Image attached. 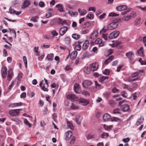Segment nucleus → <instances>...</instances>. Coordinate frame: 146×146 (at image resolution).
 Returning <instances> with one entry per match:
<instances>
[{
	"instance_id": "f257e3e1",
	"label": "nucleus",
	"mask_w": 146,
	"mask_h": 146,
	"mask_svg": "<svg viewBox=\"0 0 146 146\" xmlns=\"http://www.w3.org/2000/svg\"><path fill=\"white\" fill-rule=\"evenodd\" d=\"M119 34V31H116L111 33L109 36L110 39H112L116 38L117 37Z\"/></svg>"
},
{
	"instance_id": "f03ea898",
	"label": "nucleus",
	"mask_w": 146,
	"mask_h": 146,
	"mask_svg": "<svg viewBox=\"0 0 146 146\" xmlns=\"http://www.w3.org/2000/svg\"><path fill=\"white\" fill-rule=\"evenodd\" d=\"M99 34L98 31L95 30L92 33L91 35L89 37V39L92 40L97 38Z\"/></svg>"
},
{
	"instance_id": "7ed1b4c3",
	"label": "nucleus",
	"mask_w": 146,
	"mask_h": 146,
	"mask_svg": "<svg viewBox=\"0 0 146 146\" xmlns=\"http://www.w3.org/2000/svg\"><path fill=\"white\" fill-rule=\"evenodd\" d=\"M67 98L72 102L76 101L78 98L74 94H70L67 96Z\"/></svg>"
},
{
	"instance_id": "20e7f679",
	"label": "nucleus",
	"mask_w": 146,
	"mask_h": 146,
	"mask_svg": "<svg viewBox=\"0 0 146 146\" xmlns=\"http://www.w3.org/2000/svg\"><path fill=\"white\" fill-rule=\"evenodd\" d=\"M1 74L3 78H5L7 74V69L5 66H3L1 70Z\"/></svg>"
},
{
	"instance_id": "39448f33",
	"label": "nucleus",
	"mask_w": 146,
	"mask_h": 146,
	"mask_svg": "<svg viewBox=\"0 0 146 146\" xmlns=\"http://www.w3.org/2000/svg\"><path fill=\"white\" fill-rule=\"evenodd\" d=\"M118 25V23L117 22H113L110 23L108 26V28L110 30L115 29Z\"/></svg>"
},
{
	"instance_id": "423d86ee",
	"label": "nucleus",
	"mask_w": 146,
	"mask_h": 146,
	"mask_svg": "<svg viewBox=\"0 0 146 146\" xmlns=\"http://www.w3.org/2000/svg\"><path fill=\"white\" fill-rule=\"evenodd\" d=\"M98 64L97 62L93 63L91 64L90 66V69L93 71H94L97 70L98 68Z\"/></svg>"
},
{
	"instance_id": "0eeeda50",
	"label": "nucleus",
	"mask_w": 146,
	"mask_h": 146,
	"mask_svg": "<svg viewBox=\"0 0 146 146\" xmlns=\"http://www.w3.org/2000/svg\"><path fill=\"white\" fill-rule=\"evenodd\" d=\"M13 72L12 69L11 68L9 69L8 70V74L7 77V80L10 81L12 78V77L13 76Z\"/></svg>"
},
{
	"instance_id": "6e6552de",
	"label": "nucleus",
	"mask_w": 146,
	"mask_h": 146,
	"mask_svg": "<svg viewBox=\"0 0 146 146\" xmlns=\"http://www.w3.org/2000/svg\"><path fill=\"white\" fill-rule=\"evenodd\" d=\"M30 5V2L29 0H25L22 3L21 8L25 9L29 7Z\"/></svg>"
},
{
	"instance_id": "1a4fd4ad",
	"label": "nucleus",
	"mask_w": 146,
	"mask_h": 146,
	"mask_svg": "<svg viewBox=\"0 0 146 146\" xmlns=\"http://www.w3.org/2000/svg\"><path fill=\"white\" fill-rule=\"evenodd\" d=\"M68 29L66 27H61L59 33L62 36L64 34Z\"/></svg>"
},
{
	"instance_id": "9d476101",
	"label": "nucleus",
	"mask_w": 146,
	"mask_h": 146,
	"mask_svg": "<svg viewBox=\"0 0 146 146\" xmlns=\"http://www.w3.org/2000/svg\"><path fill=\"white\" fill-rule=\"evenodd\" d=\"M127 7L125 5H121L117 7L116 9L119 11H123L127 9Z\"/></svg>"
},
{
	"instance_id": "9b49d317",
	"label": "nucleus",
	"mask_w": 146,
	"mask_h": 146,
	"mask_svg": "<svg viewBox=\"0 0 146 146\" xmlns=\"http://www.w3.org/2000/svg\"><path fill=\"white\" fill-rule=\"evenodd\" d=\"M95 43L96 44H99L100 46H102L104 45L105 43L104 42L102 41V39L99 38H98L95 41Z\"/></svg>"
},
{
	"instance_id": "f8f14e48",
	"label": "nucleus",
	"mask_w": 146,
	"mask_h": 146,
	"mask_svg": "<svg viewBox=\"0 0 146 146\" xmlns=\"http://www.w3.org/2000/svg\"><path fill=\"white\" fill-rule=\"evenodd\" d=\"M79 103H82V105L83 106H86L89 103V101L88 100L84 98H81L79 100Z\"/></svg>"
},
{
	"instance_id": "ddd939ff",
	"label": "nucleus",
	"mask_w": 146,
	"mask_h": 146,
	"mask_svg": "<svg viewBox=\"0 0 146 146\" xmlns=\"http://www.w3.org/2000/svg\"><path fill=\"white\" fill-rule=\"evenodd\" d=\"M92 84V82L88 80H85L82 83L83 86L85 88H86L88 86L91 85Z\"/></svg>"
},
{
	"instance_id": "4468645a",
	"label": "nucleus",
	"mask_w": 146,
	"mask_h": 146,
	"mask_svg": "<svg viewBox=\"0 0 146 146\" xmlns=\"http://www.w3.org/2000/svg\"><path fill=\"white\" fill-rule=\"evenodd\" d=\"M144 70H140L137 72H135L133 73L131 76V77L133 78L137 77L139 75L140 73L141 72L143 73L144 72Z\"/></svg>"
},
{
	"instance_id": "2eb2a0df",
	"label": "nucleus",
	"mask_w": 146,
	"mask_h": 146,
	"mask_svg": "<svg viewBox=\"0 0 146 146\" xmlns=\"http://www.w3.org/2000/svg\"><path fill=\"white\" fill-rule=\"evenodd\" d=\"M133 55V52L131 51L126 53L125 54L126 56L129 59L131 62V61L133 60L132 57Z\"/></svg>"
},
{
	"instance_id": "dca6fc26",
	"label": "nucleus",
	"mask_w": 146,
	"mask_h": 146,
	"mask_svg": "<svg viewBox=\"0 0 146 146\" xmlns=\"http://www.w3.org/2000/svg\"><path fill=\"white\" fill-rule=\"evenodd\" d=\"M72 132L69 131H68L66 133V137L65 139L66 140H69L72 136Z\"/></svg>"
},
{
	"instance_id": "f3484780",
	"label": "nucleus",
	"mask_w": 146,
	"mask_h": 146,
	"mask_svg": "<svg viewBox=\"0 0 146 146\" xmlns=\"http://www.w3.org/2000/svg\"><path fill=\"white\" fill-rule=\"evenodd\" d=\"M75 92L77 93H79L80 92V88L78 84L76 83L74 85Z\"/></svg>"
},
{
	"instance_id": "a211bd4d",
	"label": "nucleus",
	"mask_w": 146,
	"mask_h": 146,
	"mask_svg": "<svg viewBox=\"0 0 146 146\" xmlns=\"http://www.w3.org/2000/svg\"><path fill=\"white\" fill-rule=\"evenodd\" d=\"M17 110H10L9 111V114L12 116H15L16 115H19L18 114V112L17 111Z\"/></svg>"
},
{
	"instance_id": "6ab92c4d",
	"label": "nucleus",
	"mask_w": 146,
	"mask_h": 146,
	"mask_svg": "<svg viewBox=\"0 0 146 146\" xmlns=\"http://www.w3.org/2000/svg\"><path fill=\"white\" fill-rule=\"evenodd\" d=\"M77 54V52L76 51H74L70 55V58L72 60H74L76 57Z\"/></svg>"
},
{
	"instance_id": "aec40b11",
	"label": "nucleus",
	"mask_w": 146,
	"mask_h": 146,
	"mask_svg": "<svg viewBox=\"0 0 146 146\" xmlns=\"http://www.w3.org/2000/svg\"><path fill=\"white\" fill-rule=\"evenodd\" d=\"M114 58V56L111 55L104 62V63L107 64L110 62Z\"/></svg>"
},
{
	"instance_id": "412c9836",
	"label": "nucleus",
	"mask_w": 146,
	"mask_h": 146,
	"mask_svg": "<svg viewBox=\"0 0 146 146\" xmlns=\"http://www.w3.org/2000/svg\"><path fill=\"white\" fill-rule=\"evenodd\" d=\"M121 108L123 111H126L129 110V106L128 105L125 104L121 106Z\"/></svg>"
},
{
	"instance_id": "4be33fe9",
	"label": "nucleus",
	"mask_w": 146,
	"mask_h": 146,
	"mask_svg": "<svg viewBox=\"0 0 146 146\" xmlns=\"http://www.w3.org/2000/svg\"><path fill=\"white\" fill-rule=\"evenodd\" d=\"M103 118L104 121H107L110 119L111 117L110 115L108 114L105 113L103 115Z\"/></svg>"
},
{
	"instance_id": "5701e85b",
	"label": "nucleus",
	"mask_w": 146,
	"mask_h": 146,
	"mask_svg": "<svg viewBox=\"0 0 146 146\" xmlns=\"http://www.w3.org/2000/svg\"><path fill=\"white\" fill-rule=\"evenodd\" d=\"M89 45V42L88 40H86L83 44V46H82V49L84 50H86L88 47Z\"/></svg>"
},
{
	"instance_id": "b1692460",
	"label": "nucleus",
	"mask_w": 146,
	"mask_h": 146,
	"mask_svg": "<svg viewBox=\"0 0 146 146\" xmlns=\"http://www.w3.org/2000/svg\"><path fill=\"white\" fill-rule=\"evenodd\" d=\"M22 104L23 103L21 102L18 103H14L11 104L9 106V107L13 108L18 106H21Z\"/></svg>"
},
{
	"instance_id": "393cba45",
	"label": "nucleus",
	"mask_w": 146,
	"mask_h": 146,
	"mask_svg": "<svg viewBox=\"0 0 146 146\" xmlns=\"http://www.w3.org/2000/svg\"><path fill=\"white\" fill-rule=\"evenodd\" d=\"M78 11L80 13V15L81 16L85 15L87 13L85 9H83L81 11V9H78Z\"/></svg>"
},
{
	"instance_id": "a878e982",
	"label": "nucleus",
	"mask_w": 146,
	"mask_h": 146,
	"mask_svg": "<svg viewBox=\"0 0 146 146\" xmlns=\"http://www.w3.org/2000/svg\"><path fill=\"white\" fill-rule=\"evenodd\" d=\"M68 13L71 17H75L77 16L78 13L76 12H73L71 11H69Z\"/></svg>"
},
{
	"instance_id": "bb28decb",
	"label": "nucleus",
	"mask_w": 146,
	"mask_h": 146,
	"mask_svg": "<svg viewBox=\"0 0 146 146\" xmlns=\"http://www.w3.org/2000/svg\"><path fill=\"white\" fill-rule=\"evenodd\" d=\"M81 119V118L80 115H78L76 116V121L78 124H80Z\"/></svg>"
},
{
	"instance_id": "cd10ccee",
	"label": "nucleus",
	"mask_w": 146,
	"mask_h": 146,
	"mask_svg": "<svg viewBox=\"0 0 146 146\" xmlns=\"http://www.w3.org/2000/svg\"><path fill=\"white\" fill-rule=\"evenodd\" d=\"M72 37L74 39L78 40L80 37V35L76 33L73 34L72 35Z\"/></svg>"
},
{
	"instance_id": "c85d7f7f",
	"label": "nucleus",
	"mask_w": 146,
	"mask_h": 146,
	"mask_svg": "<svg viewBox=\"0 0 146 146\" xmlns=\"http://www.w3.org/2000/svg\"><path fill=\"white\" fill-rule=\"evenodd\" d=\"M56 7L58 9V10L60 12H64L65 11L63 9V6L62 5L58 4L56 5Z\"/></svg>"
},
{
	"instance_id": "c756f323",
	"label": "nucleus",
	"mask_w": 146,
	"mask_h": 146,
	"mask_svg": "<svg viewBox=\"0 0 146 146\" xmlns=\"http://www.w3.org/2000/svg\"><path fill=\"white\" fill-rule=\"evenodd\" d=\"M54 57V54L52 53L48 54L46 57L47 60L49 61L53 60Z\"/></svg>"
},
{
	"instance_id": "7c9ffc66",
	"label": "nucleus",
	"mask_w": 146,
	"mask_h": 146,
	"mask_svg": "<svg viewBox=\"0 0 146 146\" xmlns=\"http://www.w3.org/2000/svg\"><path fill=\"white\" fill-rule=\"evenodd\" d=\"M144 120V119L141 116L140 117V118L138 119V120L137 121V122H136V125H139L141 123H143Z\"/></svg>"
},
{
	"instance_id": "2f4dec72",
	"label": "nucleus",
	"mask_w": 146,
	"mask_h": 146,
	"mask_svg": "<svg viewBox=\"0 0 146 146\" xmlns=\"http://www.w3.org/2000/svg\"><path fill=\"white\" fill-rule=\"evenodd\" d=\"M131 19V16L129 15L127 16H124L122 18V20L124 21H129Z\"/></svg>"
},
{
	"instance_id": "473e14b6",
	"label": "nucleus",
	"mask_w": 146,
	"mask_h": 146,
	"mask_svg": "<svg viewBox=\"0 0 146 146\" xmlns=\"http://www.w3.org/2000/svg\"><path fill=\"white\" fill-rule=\"evenodd\" d=\"M70 108L72 109L76 110L78 109L79 108V107L77 105L72 103L70 106Z\"/></svg>"
},
{
	"instance_id": "72a5a7b5",
	"label": "nucleus",
	"mask_w": 146,
	"mask_h": 146,
	"mask_svg": "<svg viewBox=\"0 0 146 146\" xmlns=\"http://www.w3.org/2000/svg\"><path fill=\"white\" fill-rule=\"evenodd\" d=\"M137 52L138 54H139V55L142 56H144L143 49L142 47L140 48L139 50L137 51Z\"/></svg>"
},
{
	"instance_id": "f704fd0d",
	"label": "nucleus",
	"mask_w": 146,
	"mask_h": 146,
	"mask_svg": "<svg viewBox=\"0 0 146 146\" xmlns=\"http://www.w3.org/2000/svg\"><path fill=\"white\" fill-rule=\"evenodd\" d=\"M24 123L26 125L28 126L29 127H31V124L28 120L25 119L24 120Z\"/></svg>"
},
{
	"instance_id": "c9c22d12",
	"label": "nucleus",
	"mask_w": 146,
	"mask_h": 146,
	"mask_svg": "<svg viewBox=\"0 0 146 146\" xmlns=\"http://www.w3.org/2000/svg\"><path fill=\"white\" fill-rule=\"evenodd\" d=\"M67 126L68 127L71 129H74V127L73 124L70 122H67Z\"/></svg>"
},
{
	"instance_id": "e433bc0d",
	"label": "nucleus",
	"mask_w": 146,
	"mask_h": 146,
	"mask_svg": "<svg viewBox=\"0 0 146 146\" xmlns=\"http://www.w3.org/2000/svg\"><path fill=\"white\" fill-rule=\"evenodd\" d=\"M113 113L114 114H121V110L120 109L117 108L113 110Z\"/></svg>"
},
{
	"instance_id": "4c0bfd02",
	"label": "nucleus",
	"mask_w": 146,
	"mask_h": 146,
	"mask_svg": "<svg viewBox=\"0 0 146 146\" xmlns=\"http://www.w3.org/2000/svg\"><path fill=\"white\" fill-rule=\"evenodd\" d=\"M64 42L66 44H69L70 42V39L69 37H67L64 38Z\"/></svg>"
},
{
	"instance_id": "58836bf2",
	"label": "nucleus",
	"mask_w": 146,
	"mask_h": 146,
	"mask_svg": "<svg viewBox=\"0 0 146 146\" xmlns=\"http://www.w3.org/2000/svg\"><path fill=\"white\" fill-rule=\"evenodd\" d=\"M108 76H103L100 77V81L102 83L106 79L108 80Z\"/></svg>"
},
{
	"instance_id": "ea45409f",
	"label": "nucleus",
	"mask_w": 146,
	"mask_h": 146,
	"mask_svg": "<svg viewBox=\"0 0 146 146\" xmlns=\"http://www.w3.org/2000/svg\"><path fill=\"white\" fill-rule=\"evenodd\" d=\"M109 30L108 28V26L107 27H104L100 32V34H103V33L106 32L108 30Z\"/></svg>"
},
{
	"instance_id": "a19ab883",
	"label": "nucleus",
	"mask_w": 146,
	"mask_h": 146,
	"mask_svg": "<svg viewBox=\"0 0 146 146\" xmlns=\"http://www.w3.org/2000/svg\"><path fill=\"white\" fill-rule=\"evenodd\" d=\"M95 137V135L94 134H89L86 136L87 139H90L94 138Z\"/></svg>"
},
{
	"instance_id": "79ce46f5",
	"label": "nucleus",
	"mask_w": 146,
	"mask_h": 146,
	"mask_svg": "<svg viewBox=\"0 0 146 146\" xmlns=\"http://www.w3.org/2000/svg\"><path fill=\"white\" fill-rule=\"evenodd\" d=\"M58 20L59 21V23L62 25L66 24L67 23L66 21H65V20L63 21L61 19H59Z\"/></svg>"
},
{
	"instance_id": "37998d69",
	"label": "nucleus",
	"mask_w": 146,
	"mask_h": 146,
	"mask_svg": "<svg viewBox=\"0 0 146 146\" xmlns=\"http://www.w3.org/2000/svg\"><path fill=\"white\" fill-rule=\"evenodd\" d=\"M104 127L105 129L106 130H109L112 128V125H104Z\"/></svg>"
},
{
	"instance_id": "c03bdc74",
	"label": "nucleus",
	"mask_w": 146,
	"mask_h": 146,
	"mask_svg": "<svg viewBox=\"0 0 146 146\" xmlns=\"http://www.w3.org/2000/svg\"><path fill=\"white\" fill-rule=\"evenodd\" d=\"M131 10V8H128L127 9V10L126 11H124L121 13V14L122 15H124L126 14L128 12H129Z\"/></svg>"
},
{
	"instance_id": "a18cd8bd",
	"label": "nucleus",
	"mask_w": 146,
	"mask_h": 146,
	"mask_svg": "<svg viewBox=\"0 0 146 146\" xmlns=\"http://www.w3.org/2000/svg\"><path fill=\"white\" fill-rule=\"evenodd\" d=\"M94 17V15L92 14H89L86 16V18L90 19H92Z\"/></svg>"
},
{
	"instance_id": "49530a36",
	"label": "nucleus",
	"mask_w": 146,
	"mask_h": 146,
	"mask_svg": "<svg viewBox=\"0 0 146 146\" xmlns=\"http://www.w3.org/2000/svg\"><path fill=\"white\" fill-rule=\"evenodd\" d=\"M119 14L117 13H111L109 14L108 16L110 17H117L118 16Z\"/></svg>"
},
{
	"instance_id": "de8ad7c7",
	"label": "nucleus",
	"mask_w": 146,
	"mask_h": 146,
	"mask_svg": "<svg viewBox=\"0 0 146 146\" xmlns=\"http://www.w3.org/2000/svg\"><path fill=\"white\" fill-rule=\"evenodd\" d=\"M81 48V46L80 44L76 45L74 47V49L77 50H80Z\"/></svg>"
},
{
	"instance_id": "09e8293b",
	"label": "nucleus",
	"mask_w": 146,
	"mask_h": 146,
	"mask_svg": "<svg viewBox=\"0 0 146 146\" xmlns=\"http://www.w3.org/2000/svg\"><path fill=\"white\" fill-rule=\"evenodd\" d=\"M84 72L87 74H89L90 73V70L88 69V67H85L84 69Z\"/></svg>"
},
{
	"instance_id": "8fccbe9b",
	"label": "nucleus",
	"mask_w": 146,
	"mask_h": 146,
	"mask_svg": "<svg viewBox=\"0 0 146 146\" xmlns=\"http://www.w3.org/2000/svg\"><path fill=\"white\" fill-rule=\"evenodd\" d=\"M108 135H109L108 133H104L101 135L102 138H106L108 137Z\"/></svg>"
},
{
	"instance_id": "3c124183",
	"label": "nucleus",
	"mask_w": 146,
	"mask_h": 146,
	"mask_svg": "<svg viewBox=\"0 0 146 146\" xmlns=\"http://www.w3.org/2000/svg\"><path fill=\"white\" fill-rule=\"evenodd\" d=\"M121 95L124 98H126L127 96V94L125 91H122L121 93Z\"/></svg>"
},
{
	"instance_id": "603ef678",
	"label": "nucleus",
	"mask_w": 146,
	"mask_h": 146,
	"mask_svg": "<svg viewBox=\"0 0 146 146\" xmlns=\"http://www.w3.org/2000/svg\"><path fill=\"white\" fill-rule=\"evenodd\" d=\"M39 18L38 16H36L32 18L31 20L35 22L37 21V19Z\"/></svg>"
},
{
	"instance_id": "864d4df0",
	"label": "nucleus",
	"mask_w": 146,
	"mask_h": 146,
	"mask_svg": "<svg viewBox=\"0 0 146 146\" xmlns=\"http://www.w3.org/2000/svg\"><path fill=\"white\" fill-rule=\"evenodd\" d=\"M82 93L86 96H89L90 95V93L87 91H83L82 92Z\"/></svg>"
},
{
	"instance_id": "5fc2aeb1",
	"label": "nucleus",
	"mask_w": 146,
	"mask_h": 146,
	"mask_svg": "<svg viewBox=\"0 0 146 146\" xmlns=\"http://www.w3.org/2000/svg\"><path fill=\"white\" fill-rule=\"evenodd\" d=\"M111 119V121H117L120 120L119 118L116 117H113Z\"/></svg>"
},
{
	"instance_id": "6e6d98bb",
	"label": "nucleus",
	"mask_w": 146,
	"mask_h": 146,
	"mask_svg": "<svg viewBox=\"0 0 146 146\" xmlns=\"http://www.w3.org/2000/svg\"><path fill=\"white\" fill-rule=\"evenodd\" d=\"M23 58L24 62L25 64V67L27 68V58L25 56H24Z\"/></svg>"
},
{
	"instance_id": "4d7b16f0",
	"label": "nucleus",
	"mask_w": 146,
	"mask_h": 146,
	"mask_svg": "<svg viewBox=\"0 0 146 146\" xmlns=\"http://www.w3.org/2000/svg\"><path fill=\"white\" fill-rule=\"evenodd\" d=\"M52 13L51 12H48L46 14V18H48L52 16Z\"/></svg>"
},
{
	"instance_id": "13d9d810",
	"label": "nucleus",
	"mask_w": 146,
	"mask_h": 146,
	"mask_svg": "<svg viewBox=\"0 0 146 146\" xmlns=\"http://www.w3.org/2000/svg\"><path fill=\"white\" fill-rule=\"evenodd\" d=\"M89 32V31L88 29H86L82 31L81 32V34H86L88 33Z\"/></svg>"
},
{
	"instance_id": "bf43d9fd",
	"label": "nucleus",
	"mask_w": 146,
	"mask_h": 146,
	"mask_svg": "<svg viewBox=\"0 0 146 146\" xmlns=\"http://www.w3.org/2000/svg\"><path fill=\"white\" fill-rule=\"evenodd\" d=\"M51 34L52 35L53 37H54L55 36H57L58 35V33L56 32V31L54 30L52 31L51 33Z\"/></svg>"
},
{
	"instance_id": "052dcab7",
	"label": "nucleus",
	"mask_w": 146,
	"mask_h": 146,
	"mask_svg": "<svg viewBox=\"0 0 146 146\" xmlns=\"http://www.w3.org/2000/svg\"><path fill=\"white\" fill-rule=\"evenodd\" d=\"M106 16V14L105 13H103L102 15L99 16V17L100 19H102L105 18Z\"/></svg>"
},
{
	"instance_id": "680f3d73",
	"label": "nucleus",
	"mask_w": 146,
	"mask_h": 146,
	"mask_svg": "<svg viewBox=\"0 0 146 146\" xmlns=\"http://www.w3.org/2000/svg\"><path fill=\"white\" fill-rule=\"evenodd\" d=\"M103 73L106 75H108L109 74L110 72L107 69H106L104 71H103Z\"/></svg>"
},
{
	"instance_id": "e2e57ef3",
	"label": "nucleus",
	"mask_w": 146,
	"mask_h": 146,
	"mask_svg": "<svg viewBox=\"0 0 146 146\" xmlns=\"http://www.w3.org/2000/svg\"><path fill=\"white\" fill-rule=\"evenodd\" d=\"M108 35L107 34H103L102 35V37L105 40H106L108 38Z\"/></svg>"
},
{
	"instance_id": "0e129e2a",
	"label": "nucleus",
	"mask_w": 146,
	"mask_h": 146,
	"mask_svg": "<svg viewBox=\"0 0 146 146\" xmlns=\"http://www.w3.org/2000/svg\"><path fill=\"white\" fill-rule=\"evenodd\" d=\"M9 13L11 14H15L16 11H15L14 9H12L11 7H10L9 8Z\"/></svg>"
},
{
	"instance_id": "69168bd1",
	"label": "nucleus",
	"mask_w": 146,
	"mask_h": 146,
	"mask_svg": "<svg viewBox=\"0 0 146 146\" xmlns=\"http://www.w3.org/2000/svg\"><path fill=\"white\" fill-rule=\"evenodd\" d=\"M75 138L74 136H72L71 137V140L70 142L71 144H73L75 142Z\"/></svg>"
},
{
	"instance_id": "338daca9",
	"label": "nucleus",
	"mask_w": 146,
	"mask_h": 146,
	"mask_svg": "<svg viewBox=\"0 0 146 146\" xmlns=\"http://www.w3.org/2000/svg\"><path fill=\"white\" fill-rule=\"evenodd\" d=\"M140 18H138L135 21V25H138L140 23Z\"/></svg>"
},
{
	"instance_id": "774afa93",
	"label": "nucleus",
	"mask_w": 146,
	"mask_h": 146,
	"mask_svg": "<svg viewBox=\"0 0 146 146\" xmlns=\"http://www.w3.org/2000/svg\"><path fill=\"white\" fill-rule=\"evenodd\" d=\"M139 61L142 65L146 64V61H143L141 58L139 59Z\"/></svg>"
}]
</instances>
